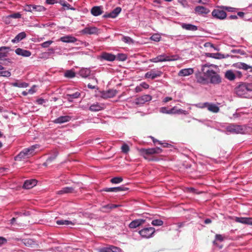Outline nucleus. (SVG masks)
I'll use <instances>...</instances> for the list:
<instances>
[{
  "instance_id": "1",
  "label": "nucleus",
  "mask_w": 252,
  "mask_h": 252,
  "mask_svg": "<svg viewBox=\"0 0 252 252\" xmlns=\"http://www.w3.org/2000/svg\"><path fill=\"white\" fill-rule=\"evenodd\" d=\"M211 67L218 69V66L213 64H205L202 65L201 71L207 76L209 82L214 84H218L221 81V79L217 72L211 68Z\"/></svg>"
},
{
  "instance_id": "2",
  "label": "nucleus",
  "mask_w": 252,
  "mask_h": 252,
  "mask_svg": "<svg viewBox=\"0 0 252 252\" xmlns=\"http://www.w3.org/2000/svg\"><path fill=\"white\" fill-rule=\"evenodd\" d=\"M38 147L39 145L36 144L31 146L29 148L24 149L17 156L15 157V160H21L23 159L30 158L33 155L35 149Z\"/></svg>"
},
{
  "instance_id": "3",
  "label": "nucleus",
  "mask_w": 252,
  "mask_h": 252,
  "mask_svg": "<svg viewBox=\"0 0 252 252\" xmlns=\"http://www.w3.org/2000/svg\"><path fill=\"white\" fill-rule=\"evenodd\" d=\"M180 57L177 55L166 56L165 54H161L156 58L151 59L149 61L152 63H158L163 62H170L178 60Z\"/></svg>"
},
{
  "instance_id": "4",
  "label": "nucleus",
  "mask_w": 252,
  "mask_h": 252,
  "mask_svg": "<svg viewBox=\"0 0 252 252\" xmlns=\"http://www.w3.org/2000/svg\"><path fill=\"white\" fill-rule=\"evenodd\" d=\"M161 151V149L158 147L149 149L142 148L139 150V152L141 155H142L145 158H147V156L148 155L159 154Z\"/></svg>"
},
{
  "instance_id": "5",
  "label": "nucleus",
  "mask_w": 252,
  "mask_h": 252,
  "mask_svg": "<svg viewBox=\"0 0 252 252\" xmlns=\"http://www.w3.org/2000/svg\"><path fill=\"white\" fill-rule=\"evenodd\" d=\"M155 232V228L154 227H145L139 231V234L144 238H150L152 237Z\"/></svg>"
},
{
  "instance_id": "6",
  "label": "nucleus",
  "mask_w": 252,
  "mask_h": 252,
  "mask_svg": "<svg viewBox=\"0 0 252 252\" xmlns=\"http://www.w3.org/2000/svg\"><path fill=\"white\" fill-rule=\"evenodd\" d=\"M226 130L230 133L238 134L243 133L244 131V128L242 126L230 124L226 126Z\"/></svg>"
},
{
  "instance_id": "7",
  "label": "nucleus",
  "mask_w": 252,
  "mask_h": 252,
  "mask_svg": "<svg viewBox=\"0 0 252 252\" xmlns=\"http://www.w3.org/2000/svg\"><path fill=\"white\" fill-rule=\"evenodd\" d=\"M24 10L26 12H42L45 10V8L41 5L26 4L24 6Z\"/></svg>"
},
{
  "instance_id": "8",
  "label": "nucleus",
  "mask_w": 252,
  "mask_h": 252,
  "mask_svg": "<svg viewBox=\"0 0 252 252\" xmlns=\"http://www.w3.org/2000/svg\"><path fill=\"white\" fill-rule=\"evenodd\" d=\"M236 94L242 97H245V95L249 91L247 83L242 84L238 86L235 90Z\"/></svg>"
},
{
  "instance_id": "9",
  "label": "nucleus",
  "mask_w": 252,
  "mask_h": 252,
  "mask_svg": "<svg viewBox=\"0 0 252 252\" xmlns=\"http://www.w3.org/2000/svg\"><path fill=\"white\" fill-rule=\"evenodd\" d=\"M80 33L84 34H98L99 30L95 27L88 26L81 31Z\"/></svg>"
},
{
  "instance_id": "10",
  "label": "nucleus",
  "mask_w": 252,
  "mask_h": 252,
  "mask_svg": "<svg viewBox=\"0 0 252 252\" xmlns=\"http://www.w3.org/2000/svg\"><path fill=\"white\" fill-rule=\"evenodd\" d=\"M212 16L217 19L220 20L224 19L226 17V13L223 10L220 9H215L212 12Z\"/></svg>"
},
{
  "instance_id": "11",
  "label": "nucleus",
  "mask_w": 252,
  "mask_h": 252,
  "mask_svg": "<svg viewBox=\"0 0 252 252\" xmlns=\"http://www.w3.org/2000/svg\"><path fill=\"white\" fill-rule=\"evenodd\" d=\"M194 13L197 15L205 16L210 12V10L203 6H197L194 8Z\"/></svg>"
},
{
  "instance_id": "12",
  "label": "nucleus",
  "mask_w": 252,
  "mask_h": 252,
  "mask_svg": "<svg viewBox=\"0 0 252 252\" xmlns=\"http://www.w3.org/2000/svg\"><path fill=\"white\" fill-rule=\"evenodd\" d=\"M162 72L160 71L153 69L150 71L147 72L145 74V77L146 78H151L152 79H154L160 76Z\"/></svg>"
},
{
  "instance_id": "13",
  "label": "nucleus",
  "mask_w": 252,
  "mask_h": 252,
  "mask_svg": "<svg viewBox=\"0 0 252 252\" xmlns=\"http://www.w3.org/2000/svg\"><path fill=\"white\" fill-rule=\"evenodd\" d=\"M237 75H238L240 77L242 75V74L240 72L238 71H236L235 73L232 70H229L226 71L225 73V77L228 80L233 81L236 78Z\"/></svg>"
},
{
  "instance_id": "14",
  "label": "nucleus",
  "mask_w": 252,
  "mask_h": 252,
  "mask_svg": "<svg viewBox=\"0 0 252 252\" xmlns=\"http://www.w3.org/2000/svg\"><path fill=\"white\" fill-rule=\"evenodd\" d=\"M100 252H122L121 248L114 246H109L108 247H103L100 249Z\"/></svg>"
},
{
  "instance_id": "15",
  "label": "nucleus",
  "mask_w": 252,
  "mask_h": 252,
  "mask_svg": "<svg viewBox=\"0 0 252 252\" xmlns=\"http://www.w3.org/2000/svg\"><path fill=\"white\" fill-rule=\"evenodd\" d=\"M152 97L150 95L145 94L139 97L136 99L137 104H143L152 100Z\"/></svg>"
},
{
  "instance_id": "16",
  "label": "nucleus",
  "mask_w": 252,
  "mask_h": 252,
  "mask_svg": "<svg viewBox=\"0 0 252 252\" xmlns=\"http://www.w3.org/2000/svg\"><path fill=\"white\" fill-rule=\"evenodd\" d=\"M121 10L122 9L121 7H117L115 8L112 12L104 14L103 15V17L115 18L119 15Z\"/></svg>"
},
{
  "instance_id": "17",
  "label": "nucleus",
  "mask_w": 252,
  "mask_h": 252,
  "mask_svg": "<svg viewBox=\"0 0 252 252\" xmlns=\"http://www.w3.org/2000/svg\"><path fill=\"white\" fill-rule=\"evenodd\" d=\"M194 70L192 68H184L180 70L178 72V76L181 77L188 76L193 73Z\"/></svg>"
},
{
  "instance_id": "18",
  "label": "nucleus",
  "mask_w": 252,
  "mask_h": 252,
  "mask_svg": "<svg viewBox=\"0 0 252 252\" xmlns=\"http://www.w3.org/2000/svg\"><path fill=\"white\" fill-rule=\"evenodd\" d=\"M235 221L245 224L252 225V218L236 217Z\"/></svg>"
},
{
  "instance_id": "19",
  "label": "nucleus",
  "mask_w": 252,
  "mask_h": 252,
  "mask_svg": "<svg viewBox=\"0 0 252 252\" xmlns=\"http://www.w3.org/2000/svg\"><path fill=\"white\" fill-rule=\"evenodd\" d=\"M60 40L64 43H74L77 41V39L72 35H68L61 37Z\"/></svg>"
},
{
  "instance_id": "20",
  "label": "nucleus",
  "mask_w": 252,
  "mask_h": 252,
  "mask_svg": "<svg viewBox=\"0 0 252 252\" xmlns=\"http://www.w3.org/2000/svg\"><path fill=\"white\" fill-rule=\"evenodd\" d=\"M100 58L101 59L110 62L114 61L116 59V56L114 55L106 52L102 53Z\"/></svg>"
},
{
  "instance_id": "21",
  "label": "nucleus",
  "mask_w": 252,
  "mask_h": 252,
  "mask_svg": "<svg viewBox=\"0 0 252 252\" xmlns=\"http://www.w3.org/2000/svg\"><path fill=\"white\" fill-rule=\"evenodd\" d=\"M103 109L104 105L97 102L92 104L89 107V110L93 112L99 111Z\"/></svg>"
},
{
  "instance_id": "22",
  "label": "nucleus",
  "mask_w": 252,
  "mask_h": 252,
  "mask_svg": "<svg viewBox=\"0 0 252 252\" xmlns=\"http://www.w3.org/2000/svg\"><path fill=\"white\" fill-rule=\"evenodd\" d=\"M37 184V181L35 179L27 180L23 185V188L26 189H30L34 187Z\"/></svg>"
},
{
  "instance_id": "23",
  "label": "nucleus",
  "mask_w": 252,
  "mask_h": 252,
  "mask_svg": "<svg viewBox=\"0 0 252 252\" xmlns=\"http://www.w3.org/2000/svg\"><path fill=\"white\" fill-rule=\"evenodd\" d=\"M128 189L127 188L125 187L124 186H120L118 187H114V188H106L104 190L107 192H120L122 191H125L128 190Z\"/></svg>"
},
{
  "instance_id": "24",
  "label": "nucleus",
  "mask_w": 252,
  "mask_h": 252,
  "mask_svg": "<svg viewBox=\"0 0 252 252\" xmlns=\"http://www.w3.org/2000/svg\"><path fill=\"white\" fill-rule=\"evenodd\" d=\"M15 53L17 55L22 56L25 57H28L31 55V52L27 50L18 48L15 50Z\"/></svg>"
},
{
  "instance_id": "25",
  "label": "nucleus",
  "mask_w": 252,
  "mask_h": 252,
  "mask_svg": "<svg viewBox=\"0 0 252 252\" xmlns=\"http://www.w3.org/2000/svg\"><path fill=\"white\" fill-rule=\"evenodd\" d=\"M71 117L69 116H61L54 120V123L56 124H63L69 122Z\"/></svg>"
},
{
  "instance_id": "26",
  "label": "nucleus",
  "mask_w": 252,
  "mask_h": 252,
  "mask_svg": "<svg viewBox=\"0 0 252 252\" xmlns=\"http://www.w3.org/2000/svg\"><path fill=\"white\" fill-rule=\"evenodd\" d=\"M181 27L183 29L191 31H197L198 29V28L196 26L192 25L191 24L182 23L181 24Z\"/></svg>"
},
{
  "instance_id": "27",
  "label": "nucleus",
  "mask_w": 252,
  "mask_h": 252,
  "mask_svg": "<svg viewBox=\"0 0 252 252\" xmlns=\"http://www.w3.org/2000/svg\"><path fill=\"white\" fill-rule=\"evenodd\" d=\"M144 222L145 220L142 219L135 220L129 223V227L131 228H135L142 224Z\"/></svg>"
},
{
  "instance_id": "28",
  "label": "nucleus",
  "mask_w": 252,
  "mask_h": 252,
  "mask_svg": "<svg viewBox=\"0 0 252 252\" xmlns=\"http://www.w3.org/2000/svg\"><path fill=\"white\" fill-rule=\"evenodd\" d=\"M91 73L90 68H82L79 71V74L83 78L88 77Z\"/></svg>"
},
{
  "instance_id": "29",
  "label": "nucleus",
  "mask_w": 252,
  "mask_h": 252,
  "mask_svg": "<svg viewBox=\"0 0 252 252\" xmlns=\"http://www.w3.org/2000/svg\"><path fill=\"white\" fill-rule=\"evenodd\" d=\"M117 92L116 90H109L103 92L102 95L104 98H111L115 96Z\"/></svg>"
},
{
  "instance_id": "30",
  "label": "nucleus",
  "mask_w": 252,
  "mask_h": 252,
  "mask_svg": "<svg viewBox=\"0 0 252 252\" xmlns=\"http://www.w3.org/2000/svg\"><path fill=\"white\" fill-rule=\"evenodd\" d=\"M207 109L208 111L213 113H217L219 111V107L215 104L208 102Z\"/></svg>"
},
{
  "instance_id": "31",
  "label": "nucleus",
  "mask_w": 252,
  "mask_h": 252,
  "mask_svg": "<svg viewBox=\"0 0 252 252\" xmlns=\"http://www.w3.org/2000/svg\"><path fill=\"white\" fill-rule=\"evenodd\" d=\"M202 74H199L197 76V82L202 84H205L208 83L209 82L208 77L205 76L203 73Z\"/></svg>"
},
{
  "instance_id": "32",
  "label": "nucleus",
  "mask_w": 252,
  "mask_h": 252,
  "mask_svg": "<svg viewBox=\"0 0 252 252\" xmlns=\"http://www.w3.org/2000/svg\"><path fill=\"white\" fill-rule=\"evenodd\" d=\"M102 8L101 6H94L91 9V13L94 16H97L102 13Z\"/></svg>"
},
{
  "instance_id": "33",
  "label": "nucleus",
  "mask_w": 252,
  "mask_h": 252,
  "mask_svg": "<svg viewBox=\"0 0 252 252\" xmlns=\"http://www.w3.org/2000/svg\"><path fill=\"white\" fill-rule=\"evenodd\" d=\"M81 95V93L79 91H76L74 93L66 94V98L67 100L72 102L73 99L79 98Z\"/></svg>"
},
{
  "instance_id": "34",
  "label": "nucleus",
  "mask_w": 252,
  "mask_h": 252,
  "mask_svg": "<svg viewBox=\"0 0 252 252\" xmlns=\"http://www.w3.org/2000/svg\"><path fill=\"white\" fill-rule=\"evenodd\" d=\"M26 37V33L23 32L18 33L14 39L12 40L13 43H18Z\"/></svg>"
},
{
  "instance_id": "35",
  "label": "nucleus",
  "mask_w": 252,
  "mask_h": 252,
  "mask_svg": "<svg viewBox=\"0 0 252 252\" xmlns=\"http://www.w3.org/2000/svg\"><path fill=\"white\" fill-rule=\"evenodd\" d=\"M74 189L72 187H64L61 190H59L57 192L58 194H63L65 193H69L73 192Z\"/></svg>"
},
{
  "instance_id": "36",
  "label": "nucleus",
  "mask_w": 252,
  "mask_h": 252,
  "mask_svg": "<svg viewBox=\"0 0 252 252\" xmlns=\"http://www.w3.org/2000/svg\"><path fill=\"white\" fill-rule=\"evenodd\" d=\"M236 67L238 68L242 69L245 70H247L249 69L252 68V66L244 63H236Z\"/></svg>"
},
{
  "instance_id": "37",
  "label": "nucleus",
  "mask_w": 252,
  "mask_h": 252,
  "mask_svg": "<svg viewBox=\"0 0 252 252\" xmlns=\"http://www.w3.org/2000/svg\"><path fill=\"white\" fill-rule=\"evenodd\" d=\"M207 55L208 57L216 59H221L225 58L224 55L220 53H207Z\"/></svg>"
},
{
  "instance_id": "38",
  "label": "nucleus",
  "mask_w": 252,
  "mask_h": 252,
  "mask_svg": "<svg viewBox=\"0 0 252 252\" xmlns=\"http://www.w3.org/2000/svg\"><path fill=\"white\" fill-rule=\"evenodd\" d=\"M23 244L27 247H33L35 245V242L31 239H25L22 240Z\"/></svg>"
},
{
  "instance_id": "39",
  "label": "nucleus",
  "mask_w": 252,
  "mask_h": 252,
  "mask_svg": "<svg viewBox=\"0 0 252 252\" xmlns=\"http://www.w3.org/2000/svg\"><path fill=\"white\" fill-rule=\"evenodd\" d=\"M11 85L18 88H27L28 84L25 82H13L11 83Z\"/></svg>"
},
{
  "instance_id": "40",
  "label": "nucleus",
  "mask_w": 252,
  "mask_h": 252,
  "mask_svg": "<svg viewBox=\"0 0 252 252\" xmlns=\"http://www.w3.org/2000/svg\"><path fill=\"white\" fill-rule=\"evenodd\" d=\"M56 223L58 225H73L74 224V223L71 221H69V220H57V221H56Z\"/></svg>"
},
{
  "instance_id": "41",
  "label": "nucleus",
  "mask_w": 252,
  "mask_h": 252,
  "mask_svg": "<svg viewBox=\"0 0 252 252\" xmlns=\"http://www.w3.org/2000/svg\"><path fill=\"white\" fill-rule=\"evenodd\" d=\"M64 76L68 78H72L75 76V73L72 70H67L64 73Z\"/></svg>"
},
{
  "instance_id": "42",
  "label": "nucleus",
  "mask_w": 252,
  "mask_h": 252,
  "mask_svg": "<svg viewBox=\"0 0 252 252\" xmlns=\"http://www.w3.org/2000/svg\"><path fill=\"white\" fill-rule=\"evenodd\" d=\"M122 40L123 42H124L125 43H127L129 44H133L134 43L133 40L131 38H130V37H128V36H123L122 38Z\"/></svg>"
},
{
  "instance_id": "43",
  "label": "nucleus",
  "mask_w": 252,
  "mask_h": 252,
  "mask_svg": "<svg viewBox=\"0 0 252 252\" xmlns=\"http://www.w3.org/2000/svg\"><path fill=\"white\" fill-rule=\"evenodd\" d=\"M123 179L121 177H115L111 179V182L113 184H119L122 182Z\"/></svg>"
},
{
  "instance_id": "44",
  "label": "nucleus",
  "mask_w": 252,
  "mask_h": 252,
  "mask_svg": "<svg viewBox=\"0 0 252 252\" xmlns=\"http://www.w3.org/2000/svg\"><path fill=\"white\" fill-rule=\"evenodd\" d=\"M59 2L63 6L67 7V9H68L75 10L74 8L71 7L70 5L66 3L64 0H60Z\"/></svg>"
},
{
  "instance_id": "45",
  "label": "nucleus",
  "mask_w": 252,
  "mask_h": 252,
  "mask_svg": "<svg viewBox=\"0 0 252 252\" xmlns=\"http://www.w3.org/2000/svg\"><path fill=\"white\" fill-rule=\"evenodd\" d=\"M150 39L156 42H158L160 40L161 36L158 33L154 34L151 37Z\"/></svg>"
},
{
  "instance_id": "46",
  "label": "nucleus",
  "mask_w": 252,
  "mask_h": 252,
  "mask_svg": "<svg viewBox=\"0 0 252 252\" xmlns=\"http://www.w3.org/2000/svg\"><path fill=\"white\" fill-rule=\"evenodd\" d=\"M151 223L154 226H161L163 224V222L160 220H154Z\"/></svg>"
},
{
  "instance_id": "47",
  "label": "nucleus",
  "mask_w": 252,
  "mask_h": 252,
  "mask_svg": "<svg viewBox=\"0 0 252 252\" xmlns=\"http://www.w3.org/2000/svg\"><path fill=\"white\" fill-rule=\"evenodd\" d=\"M11 76V73L10 71L7 70H0V76L8 77Z\"/></svg>"
},
{
  "instance_id": "48",
  "label": "nucleus",
  "mask_w": 252,
  "mask_h": 252,
  "mask_svg": "<svg viewBox=\"0 0 252 252\" xmlns=\"http://www.w3.org/2000/svg\"><path fill=\"white\" fill-rule=\"evenodd\" d=\"M122 152L124 154H127L129 151V147L126 144H124L121 147Z\"/></svg>"
},
{
  "instance_id": "49",
  "label": "nucleus",
  "mask_w": 252,
  "mask_h": 252,
  "mask_svg": "<svg viewBox=\"0 0 252 252\" xmlns=\"http://www.w3.org/2000/svg\"><path fill=\"white\" fill-rule=\"evenodd\" d=\"M127 59V56L125 54H119L117 56V59L120 61H125Z\"/></svg>"
},
{
  "instance_id": "50",
  "label": "nucleus",
  "mask_w": 252,
  "mask_h": 252,
  "mask_svg": "<svg viewBox=\"0 0 252 252\" xmlns=\"http://www.w3.org/2000/svg\"><path fill=\"white\" fill-rule=\"evenodd\" d=\"M57 155H58V153H56V154L54 156L49 157L48 158V159H47L46 162H45V163H43V165L47 166V164L49 162L52 161L53 160H54L56 158V157H57Z\"/></svg>"
},
{
  "instance_id": "51",
  "label": "nucleus",
  "mask_w": 252,
  "mask_h": 252,
  "mask_svg": "<svg viewBox=\"0 0 252 252\" xmlns=\"http://www.w3.org/2000/svg\"><path fill=\"white\" fill-rule=\"evenodd\" d=\"M53 42L52 40H48L41 44V46L43 48H47Z\"/></svg>"
},
{
  "instance_id": "52",
  "label": "nucleus",
  "mask_w": 252,
  "mask_h": 252,
  "mask_svg": "<svg viewBox=\"0 0 252 252\" xmlns=\"http://www.w3.org/2000/svg\"><path fill=\"white\" fill-rule=\"evenodd\" d=\"M7 17L8 18H14V19H18V18H20L21 17V14L19 12L15 13L12 14H10V15H8Z\"/></svg>"
},
{
  "instance_id": "53",
  "label": "nucleus",
  "mask_w": 252,
  "mask_h": 252,
  "mask_svg": "<svg viewBox=\"0 0 252 252\" xmlns=\"http://www.w3.org/2000/svg\"><path fill=\"white\" fill-rule=\"evenodd\" d=\"M223 240V237L220 234H216L215 236V240L214 241L213 243L214 244H216V241H219L220 242H221Z\"/></svg>"
},
{
  "instance_id": "54",
  "label": "nucleus",
  "mask_w": 252,
  "mask_h": 252,
  "mask_svg": "<svg viewBox=\"0 0 252 252\" xmlns=\"http://www.w3.org/2000/svg\"><path fill=\"white\" fill-rule=\"evenodd\" d=\"M208 104V102H204L202 103H198L195 104V106L198 108H207V105Z\"/></svg>"
},
{
  "instance_id": "55",
  "label": "nucleus",
  "mask_w": 252,
  "mask_h": 252,
  "mask_svg": "<svg viewBox=\"0 0 252 252\" xmlns=\"http://www.w3.org/2000/svg\"><path fill=\"white\" fill-rule=\"evenodd\" d=\"M177 109L176 106H174L171 109H169L168 114H176Z\"/></svg>"
},
{
  "instance_id": "56",
  "label": "nucleus",
  "mask_w": 252,
  "mask_h": 252,
  "mask_svg": "<svg viewBox=\"0 0 252 252\" xmlns=\"http://www.w3.org/2000/svg\"><path fill=\"white\" fill-rule=\"evenodd\" d=\"M176 112H177L176 114H177L188 115L189 114L188 111H187L186 110H184L181 109H177Z\"/></svg>"
},
{
  "instance_id": "57",
  "label": "nucleus",
  "mask_w": 252,
  "mask_h": 252,
  "mask_svg": "<svg viewBox=\"0 0 252 252\" xmlns=\"http://www.w3.org/2000/svg\"><path fill=\"white\" fill-rule=\"evenodd\" d=\"M169 109L166 107H162L159 109V112L161 113L168 114Z\"/></svg>"
},
{
  "instance_id": "58",
  "label": "nucleus",
  "mask_w": 252,
  "mask_h": 252,
  "mask_svg": "<svg viewBox=\"0 0 252 252\" xmlns=\"http://www.w3.org/2000/svg\"><path fill=\"white\" fill-rule=\"evenodd\" d=\"M222 8L228 12H234L235 11V8L231 7L222 6Z\"/></svg>"
},
{
  "instance_id": "59",
  "label": "nucleus",
  "mask_w": 252,
  "mask_h": 252,
  "mask_svg": "<svg viewBox=\"0 0 252 252\" xmlns=\"http://www.w3.org/2000/svg\"><path fill=\"white\" fill-rule=\"evenodd\" d=\"M196 1L202 4H208L209 3V0H196Z\"/></svg>"
},
{
  "instance_id": "60",
  "label": "nucleus",
  "mask_w": 252,
  "mask_h": 252,
  "mask_svg": "<svg viewBox=\"0 0 252 252\" xmlns=\"http://www.w3.org/2000/svg\"><path fill=\"white\" fill-rule=\"evenodd\" d=\"M140 85L142 87V89H147L149 88V85L147 83H146L145 82L141 83L140 84Z\"/></svg>"
},
{
  "instance_id": "61",
  "label": "nucleus",
  "mask_w": 252,
  "mask_h": 252,
  "mask_svg": "<svg viewBox=\"0 0 252 252\" xmlns=\"http://www.w3.org/2000/svg\"><path fill=\"white\" fill-rule=\"evenodd\" d=\"M6 242L7 240L5 238L0 236V246L6 243Z\"/></svg>"
},
{
  "instance_id": "62",
  "label": "nucleus",
  "mask_w": 252,
  "mask_h": 252,
  "mask_svg": "<svg viewBox=\"0 0 252 252\" xmlns=\"http://www.w3.org/2000/svg\"><path fill=\"white\" fill-rule=\"evenodd\" d=\"M135 90L136 93H139L142 92L143 89L141 86L139 85V86L136 87Z\"/></svg>"
},
{
  "instance_id": "63",
  "label": "nucleus",
  "mask_w": 252,
  "mask_h": 252,
  "mask_svg": "<svg viewBox=\"0 0 252 252\" xmlns=\"http://www.w3.org/2000/svg\"><path fill=\"white\" fill-rule=\"evenodd\" d=\"M46 3L49 4H52L57 2L56 0H46Z\"/></svg>"
},
{
  "instance_id": "64",
  "label": "nucleus",
  "mask_w": 252,
  "mask_h": 252,
  "mask_svg": "<svg viewBox=\"0 0 252 252\" xmlns=\"http://www.w3.org/2000/svg\"><path fill=\"white\" fill-rule=\"evenodd\" d=\"M248 88L249 92H252V83H247Z\"/></svg>"
}]
</instances>
